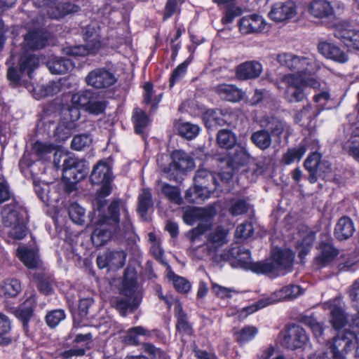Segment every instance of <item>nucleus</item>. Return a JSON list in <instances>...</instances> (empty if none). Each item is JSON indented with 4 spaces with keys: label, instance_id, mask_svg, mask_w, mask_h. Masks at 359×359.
Masks as SVG:
<instances>
[{
    "label": "nucleus",
    "instance_id": "13",
    "mask_svg": "<svg viewBox=\"0 0 359 359\" xmlns=\"http://www.w3.org/2000/svg\"><path fill=\"white\" fill-rule=\"evenodd\" d=\"M126 259V254L123 250L109 251L97 256V264L100 269H117L123 266Z\"/></svg>",
    "mask_w": 359,
    "mask_h": 359
},
{
    "label": "nucleus",
    "instance_id": "51",
    "mask_svg": "<svg viewBox=\"0 0 359 359\" xmlns=\"http://www.w3.org/2000/svg\"><path fill=\"white\" fill-rule=\"evenodd\" d=\"M192 60L193 57L192 55H190L173 70L170 79V85L171 87L175 83L180 81L185 76L187 71V67L191 62Z\"/></svg>",
    "mask_w": 359,
    "mask_h": 359
},
{
    "label": "nucleus",
    "instance_id": "9",
    "mask_svg": "<svg viewBox=\"0 0 359 359\" xmlns=\"http://www.w3.org/2000/svg\"><path fill=\"white\" fill-rule=\"evenodd\" d=\"M294 261V254L289 249L274 248L272 251L271 259L262 262V264H269L270 270L262 274L278 276L284 274L291 270Z\"/></svg>",
    "mask_w": 359,
    "mask_h": 359
},
{
    "label": "nucleus",
    "instance_id": "50",
    "mask_svg": "<svg viewBox=\"0 0 359 359\" xmlns=\"http://www.w3.org/2000/svg\"><path fill=\"white\" fill-rule=\"evenodd\" d=\"M315 240V233L310 231L302 238V241L297 245L299 256L303 259L311 250L313 241Z\"/></svg>",
    "mask_w": 359,
    "mask_h": 359
},
{
    "label": "nucleus",
    "instance_id": "11",
    "mask_svg": "<svg viewBox=\"0 0 359 359\" xmlns=\"http://www.w3.org/2000/svg\"><path fill=\"white\" fill-rule=\"evenodd\" d=\"M115 75L105 68L95 69L88 73L86 78V82L97 89L107 88L116 82Z\"/></svg>",
    "mask_w": 359,
    "mask_h": 359
},
{
    "label": "nucleus",
    "instance_id": "48",
    "mask_svg": "<svg viewBox=\"0 0 359 359\" xmlns=\"http://www.w3.org/2000/svg\"><path fill=\"white\" fill-rule=\"evenodd\" d=\"M11 330V321L8 316L0 312V345L8 344L11 339L7 335Z\"/></svg>",
    "mask_w": 359,
    "mask_h": 359
},
{
    "label": "nucleus",
    "instance_id": "30",
    "mask_svg": "<svg viewBox=\"0 0 359 359\" xmlns=\"http://www.w3.org/2000/svg\"><path fill=\"white\" fill-rule=\"evenodd\" d=\"M90 180L93 184L111 182L112 175L109 165L104 161H100L93 168Z\"/></svg>",
    "mask_w": 359,
    "mask_h": 359
},
{
    "label": "nucleus",
    "instance_id": "33",
    "mask_svg": "<svg viewBox=\"0 0 359 359\" xmlns=\"http://www.w3.org/2000/svg\"><path fill=\"white\" fill-rule=\"evenodd\" d=\"M17 256L28 269H35L39 265L38 255L34 250L25 246L19 247L17 250Z\"/></svg>",
    "mask_w": 359,
    "mask_h": 359
},
{
    "label": "nucleus",
    "instance_id": "60",
    "mask_svg": "<svg viewBox=\"0 0 359 359\" xmlns=\"http://www.w3.org/2000/svg\"><path fill=\"white\" fill-rule=\"evenodd\" d=\"M209 225L207 224H199L196 228L189 232V238L194 245L198 243L201 241V237L204 233L208 232Z\"/></svg>",
    "mask_w": 359,
    "mask_h": 359
},
{
    "label": "nucleus",
    "instance_id": "53",
    "mask_svg": "<svg viewBox=\"0 0 359 359\" xmlns=\"http://www.w3.org/2000/svg\"><path fill=\"white\" fill-rule=\"evenodd\" d=\"M168 278L172 280L175 288L181 293H187L191 288L190 283L183 277L175 275L172 271L168 273Z\"/></svg>",
    "mask_w": 359,
    "mask_h": 359
},
{
    "label": "nucleus",
    "instance_id": "23",
    "mask_svg": "<svg viewBox=\"0 0 359 359\" xmlns=\"http://www.w3.org/2000/svg\"><path fill=\"white\" fill-rule=\"evenodd\" d=\"M215 90L221 99L231 102H239L244 97V92L232 84L222 83L217 85Z\"/></svg>",
    "mask_w": 359,
    "mask_h": 359
},
{
    "label": "nucleus",
    "instance_id": "63",
    "mask_svg": "<svg viewBox=\"0 0 359 359\" xmlns=\"http://www.w3.org/2000/svg\"><path fill=\"white\" fill-rule=\"evenodd\" d=\"M148 331L141 326H137L129 329L126 335V340L130 344L137 345L139 344L138 336L147 335Z\"/></svg>",
    "mask_w": 359,
    "mask_h": 359
},
{
    "label": "nucleus",
    "instance_id": "7",
    "mask_svg": "<svg viewBox=\"0 0 359 359\" xmlns=\"http://www.w3.org/2000/svg\"><path fill=\"white\" fill-rule=\"evenodd\" d=\"M163 158L164 156H159L157 158V163L170 180H176L180 173H184L194 168L193 158L182 150H176L172 152L171 155L172 162L168 167H163L160 163V161L163 160Z\"/></svg>",
    "mask_w": 359,
    "mask_h": 359
},
{
    "label": "nucleus",
    "instance_id": "28",
    "mask_svg": "<svg viewBox=\"0 0 359 359\" xmlns=\"http://www.w3.org/2000/svg\"><path fill=\"white\" fill-rule=\"evenodd\" d=\"M309 13L313 18L323 19L332 15L334 11L330 2L323 0H315L310 4Z\"/></svg>",
    "mask_w": 359,
    "mask_h": 359
},
{
    "label": "nucleus",
    "instance_id": "35",
    "mask_svg": "<svg viewBox=\"0 0 359 359\" xmlns=\"http://www.w3.org/2000/svg\"><path fill=\"white\" fill-rule=\"evenodd\" d=\"M74 65L69 59L53 57L47 62V67L52 74H62L72 70Z\"/></svg>",
    "mask_w": 359,
    "mask_h": 359
},
{
    "label": "nucleus",
    "instance_id": "14",
    "mask_svg": "<svg viewBox=\"0 0 359 359\" xmlns=\"http://www.w3.org/2000/svg\"><path fill=\"white\" fill-rule=\"evenodd\" d=\"M87 168L85 162L74 156L67 157L63 163L64 174L78 182L83 179L87 175Z\"/></svg>",
    "mask_w": 359,
    "mask_h": 359
},
{
    "label": "nucleus",
    "instance_id": "42",
    "mask_svg": "<svg viewBox=\"0 0 359 359\" xmlns=\"http://www.w3.org/2000/svg\"><path fill=\"white\" fill-rule=\"evenodd\" d=\"M152 205V197L150 190L149 189H142L138 196L137 210L140 215L144 217Z\"/></svg>",
    "mask_w": 359,
    "mask_h": 359
},
{
    "label": "nucleus",
    "instance_id": "38",
    "mask_svg": "<svg viewBox=\"0 0 359 359\" xmlns=\"http://www.w3.org/2000/svg\"><path fill=\"white\" fill-rule=\"evenodd\" d=\"M21 291V284L15 278L6 279L0 285V295L14 297Z\"/></svg>",
    "mask_w": 359,
    "mask_h": 359
},
{
    "label": "nucleus",
    "instance_id": "34",
    "mask_svg": "<svg viewBox=\"0 0 359 359\" xmlns=\"http://www.w3.org/2000/svg\"><path fill=\"white\" fill-rule=\"evenodd\" d=\"M250 140L257 148L263 151L269 149L272 144L271 135L266 128L252 133Z\"/></svg>",
    "mask_w": 359,
    "mask_h": 359
},
{
    "label": "nucleus",
    "instance_id": "46",
    "mask_svg": "<svg viewBox=\"0 0 359 359\" xmlns=\"http://www.w3.org/2000/svg\"><path fill=\"white\" fill-rule=\"evenodd\" d=\"M217 141L221 147L231 149L235 145L236 137L231 131L222 130L218 132Z\"/></svg>",
    "mask_w": 359,
    "mask_h": 359
},
{
    "label": "nucleus",
    "instance_id": "31",
    "mask_svg": "<svg viewBox=\"0 0 359 359\" xmlns=\"http://www.w3.org/2000/svg\"><path fill=\"white\" fill-rule=\"evenodd\" d=\"M39 66V58L34 54L24 53L19 60L20 71L22 74H27L30 79L32 74Z\"/></svg>",
    "mask_w": 359,
    "mask_h": 359
},
{
    "label": "nucleus",
    "instance_id": "36",
    "mask_svg": "<svg viewBox=\"0 0 359 359\" xmlns=\"http://www.w3.org/2000/svg\"><path fill=\"white\" fill-rule=\"evenodd\" d=\"M260 126L270 130L271 135L280 137L287 128L286 123L273 117L264 116L260 120Z\"/></svg>",
    "mask_w": 359,
    "mask_h": 359
},
{
    "label": "nucleus",
    "instance_id": "43",
    "mask_svg": "<svg viewBox=\"0 0 359 359\" xmlns=\"http://www.w3.org/2000/svg\"><path fill=\"white\" fill-rule=\"evenodd\" d=\"M101 184H102V186L97 192L93 203L94 206L96 207V210L98 212V214L100 213L101 209L104 207L106 204L105 198L111 192L110 182H102Z\"/></svg>",
    "mask_w": 359,
    "mask_h": 359
},
{
    "label": "nucleus",
    "instance_id": "25",
    "mask_svg": "<svg viewBox=\"0 0 359 359\" xmlns=\"http://www.w3.org/2000/svg\"><path fill=\"white\" fill-rule=\"evenodd\" d=\"M262 72L259 62L250 61L244 62L236 69V76L241 80L252 79L258 77Z\"/></svg>",
    "mask_w": 359,
    "mask_h": 359
},
{
    "label": "nucleus",
    "instance_id": "64",
    "mask_svg": "<svg viewBox=\"0 0 359 359\" xmlns=\"http://www.w3.org/2000/svg\"><path fill=\"white\" fill-rule=\"evenodd\" d=\"M140 304V300L134 299L133 302L130 299H121L117 302V309L120 311L122 316H125L128 311H133L137 309Z\"/></svg>",
    "mask_w": 359,
    "mask_h": 359
},
{
    "label": "nucleus",
    "instance_id": "15",
    "mask_svg": "<svg viewBox=\"0 0 359 359\" xmlns=\"http://www.w3.org/2000/svg\"><path fill=\"white\" fill-rule=\"evenodd\" d=\"M308 341L305 330L298 326L290 327L284 334L283 344L291 349L301 348Z\"/></svg>",
    "mask_w": 359,
    "mask_h": 359
},
{
    "label": "nucleus",
    "instance_id": "20",
    "mask_svg": "<svg viewBox=\"0 0 359 359\" xmlns=\"http://www.w3.org/2000/svg\"><path fill=\"white\" fill-rule=\"evenodd\" d=\"M266 23L263 18L258 15H250L243 17L239 22L241 33L248 34L262 31Z\"/></svg>",
    "mask_w": 359,
    "mask_h": 359
},
{
    "label": "nucleus",
    "instance_id": "58",
    "mask_svg": "<svg viewBox=\"0 0 359 359\" xmlns=\"http://www.w3.org/2000/svg\"><path fill=\"white\" fill-rule=\"evenodd\" d=\"M65 313L62 309H56L49 311L46 316L47 325L50 327H55L61 321L65 320Z\"/></svg>",
    "mask_w": 359,
    "mask_h": 359
},
{
    "label": "nucleus",
    "instance_id": "6",
    "mask_svg": "<svg viewBox=\"0 0 359 359\" xmlns=\"http://www.w3.org/2000/svg\"><path fill=\"white\" fill-rule=\"evenodd\" d=\"M217 186L215 176L205 169L198 170L194 177V187L186 191L185 198L189 203H196L198 199H205L210 196L208 182Z\"/></svg>",
    "mask_w": 359,
    "mask_h": 359
},
{
    "label": "nucleus",
    "instance_id": "55",
    "mask_svg": "<svg viewBox=\"0 0 359 359\" xmlns=\"http://www.w3.org/2000/svg\"><path fill=\"white\" fill-rule=\"evenodd\" d=\"M343 149L359 162V137L352 136L343 144Z\"/></svg>",
    "mask_w": 359,
    "mask_h": 359
},
{
    "label": "nucleus",
    "instance_id": "47",
    "mask_svg": "<svg viewBox=\"0 0 359 359\" xmlns=\"http://www.w3.org/2000/svg\"><path fill=\"white\" fill-rule=\"evenodd\" d=\"M161 189V192L171 203L177 205L182 203V200L180 195V191L177 187L171 186L166 183H163Z\"/></svg>",
    "mask_w": 359,
    "mask_h": 359
},
{
    "label": "nucleus",
    "instance_id": "44",
    "mask_svg": "<svg viewBox=\"0 0 359 359\" xmlns=\"http://www.w3.org/2000/svg\"><path fill=\"white\" fill-rule=\"evenodd\" d=\"M179 134L188 140L195 138L200 131V128L195 124L189 122H180L177 125Z\"/></svg>",
    "mask_w": 359,
    "mask_h": 359
},
{
    "label": "nucleus",
    "instance_id": "24",
    "mask_svg": "<svg viewBox=\"0 0 359 359\" xmlns=\"http://www.w3.org/2000/svg\"><path fill=\"white\" fill-rule=\"evenodd\" d=\"M319 52L325 57L339 62H346L348 60L347 55L334 43L322 41L318 46Z\"/></svg>",
    "mask_w": 359,
    "mask_h": 359
},
{
    "label": "nucleus",
    "instance_id": "56",
    "mask_svg": "<svg viewBox=\"0 0 359 359\" xmlns=\"http://www.w3.org/2000/svg\"><path fill=\"white\" fill-rule=\"evenodd\" d=\"M205 215V210L200 208H191L187 209L183 215L184 222L189 225H192L198 219H201Z\"/></svg>",
    "mask_w": 359,
    "mask_h": 359
},
{
    "label": "nucleus",
    "instance_id": "21",
    "mask_svg": "<svg viewBox=\"0 0 359 359\" xmlns=\"http://www.w3.org/2000/svg\"><path fill=\"white\" fill-rule=\"evenodd\" d=\"M189 254L193 258L199 260L210 259L217 262L222 261L221 260V254H217L207 241L203 244L194 245L191 243Z\"/></svg>",
    "mask_w": 359,
    "mask_h": 359
},
{
    "label": "nucleus",
    "instance_id": "54",
    "mask_svg": "<svg viewBox=\"0 0 359 359\" xmlns=\"http://www.w3.org/2000/svg\"><path fill=\"white\" fill-rule=\"evenodd\" d=\"M319 114V110L313 109L311 104H307L301 111L297 112L294 116L296 123H301L306 121H310L316 117Z\"/></svg>",
    "mask_w": 359,
    "mask_h": 359
},
{
    "label": "nucleus",
    "instance_id": "17",
    "mask_svg": "<svg viewBox=\"0 0 359 359\" xmlns=\"http://www.w3.org/2000/svg\"><path fill=\"white\" fill-rule=\"evenodd\" d=\"M79 7L65 0H55L52 1L47 10L48 15L53 19H60L67 15L76 13Z\"/></svg>",
    "mask_w": 359,
    "mask_h": 359
},
{
    "label": "nucleus",
    "instance_id": "18",
    "mask_svg": "<svg viewBox=\"0 0 359 359\" xmlns=\"http://www.w3.org/2000/svg\"><path fill=\"white\" fill-rule=\"evenodd\" d=\"M318 251L314 262L319 268L326 266L332 263L339 253V250L330 243H321Z\"/></svg>",
    "mask_w": 359,
    "mask_h": 359
},
{
    "label": "nucleus",
    "instance_id": "39",
    "mask_svg": "<svg viewBox=\"0 0 359 359\" xmlns=\"http://www.w3.org/2000/svg\"><path fill=\"white\" fill-rule=\"evenodd\" d=\"M313 143L315 144L314 149H317L318 147V142L314 140ZM308 149H310V148H307L304 144L300 145L297 148L289 149L287 153L284 154L283 161L287 165L295 161H299ZM312 149H313V148L311 149V150Z\"/></svg>",
    "mask_w": 359,
    "mask_h": 359
},
{
    "label": "nucleus",
    "instance_id": "22",
    "mask_svg": "<svg viewBox=\"0 0 359 359\" xmlns=\"http://www.w3.org/2000/svg\"><path fill=\"white\" fill-rule=\"evenodd\" d=\"M324 306L325 309L330 311L331 323L334 329L343 327L348 322V318L340 306L339 299L326 302Z\"/></svg>",
    "mask_w": 359,
    "mask_h": 359
},
{
    "label": "nucleus",
    "instance_id": "49",
    "mask_svg": "<svg viewBox=\"0 0 359 359\" xmlns=\"http://www.w3.org/2000/svg\"><path fill=\"white\" fill-rule=\"evenodd\" d=\"M133 121L136 132L142 133L143 129L149 125L150 120L144 111L140 109H136L133 112Z\"/></svg>",
    "mask_w": 359,
    "mask_h": 359
},
{
    "label": "nucleus",
    "instance_id": "62",
    "mask_svg": "<svg viewBox=\"0 0 359 359\" xmlns=\"http://www.w3.org/2000/svg\"><path fill=\"white\" fill-rule=\"evenodd\" d=\"M225 121L222 118V114L219 111H212L206 114L205 124L208 128L216 126H223Z\"/></svg>",
    "mask_w": 359,
    "mask_h": 359
},
{
    "label": "nucleus",
    "instance_id": "19",
    "mask_svg": "<svg viewBox=\"0 0 359 359\" xmlns=\"http://www.w3.org/2000/svg\"><path fill=\"white\" fill-rule=\"evenodd\" d=\"M49 37V33L43 29L32 30L25 36L24 43L29 49L39 50L48 45Z\"/></svg>",
    "mask_w": 359,
    "mask_h": 359
},
{
    "label": "nucleus",
    "instance_id": "37",
    "mask_svg": "<svg viewBox=\"0 0 359 359\" xmlns=\"http://www.w3.org/2000/svg\"><path fill=\"white\" fill-rule=\"evenodd\" d=\"M35 306V296L31 295L18 309V316L22 321L25 327L27 326L29 318L32 316L33 310Z\"/></svg>",
    "mask_w": 359,
    "mask_h": 359
},
{
    "label": "nucleus",
    "instance_id": "10",
    "mask_svg": "<svg viewBox=\"0 0 359 359\" xmlns=\"http://www.w3.org/2000/svg\"><path fill=\"white\" fill-rule=\"evenodd\" d=\"M83 35L86 45L67 47L64 49L65 53L72 56H86L95 53L101 47L98 34L93 28L88 27Z\"/></svg>",
    "mask_w": 359,
    "mask_h": 359
},
{
    "label": "nucleus",
    "instance_id": "8",
    "mask_svg": "<svg viewBox=\"0 0 359 359\" xmlns=\"http://www.w3.org/2000/svg\"><path fill=\"white\" fill-rule=\"evenodd\" d=\"M355 334L346 331L338 334L327 344V351L318 355L326 354L329 359H346V355L353 348Z\"/></svg>",
    "mask_w": 359,
    "mask_h": 359
},
{
    "label": "nucleus",
    "instance_id": "59",
    "mask_svg": "<svg viewBox=\"0 0 359 359\" xmlns=\"http://www.w3.org/2000/svg\"><path fill=\"white\" fill-rule=\"evenodd\" d=\"M91 143L92 138L89 135H78L73 138L71 147L74 150L81 151L90 146Z\"/></svg>",
    "mask_w": 359,
    "mask_h": 359
},
{
    "label": "nucleus",
    "instance_id": "1",
    "mask_svg": "<svg viewBox=\"0 0 359 359\" xmlns=\"http://www.w3.org/2000/svg\"><path fill=\"white\" fill-rule=\"evenodd\" d=\"M98 217L91 235V241L96 247L104 245L112 237L125 238L133 233L128 210L121 201H113L107 212L99 213Z\"/></svg>",
    "mask_w": 359,
    "mask_h": 359
},
{
    "label": "nucleus",
    "instance_id": "12",
    "mask_svg": "<svg viewBox=\"0 0 359 359\" xmlns=\"http://www.w3.org/2000/svg\"><path fill=\"white\" fill-rule=\"evenodd\" d=\"M297 6L292 1L277 2L271 6L269 18L276 22L290 20L297 15Z\"/></svg>",
    "mask_w": 359,
    "mask_h": 359
},
{
    "label": "nucleus",
    "instance_id": "29",
    "mask_svg": "<svg viewBox=\"0 0 359 359\" xmlns=\"http://www.w3.org/2000/svg\"><path fill=\"white\" fill-rule=\"evenodd\" d=\"M29 90L33 91V95L36 100H39L43 97L52 96L58 93L61 90L62 84L60 80L50 81L46 85L32 86H27Z\"/></svg>",
    "mask_w": 359,
    "mask_h": 359
},
{
    "label": "nucleus",
    "instance_id": "26",
    "mask_svg": "<svg viewBox=\"0 0 359 359\" xmlns=\"http://www.w3.org/2000/svg\"><path fill=\"white\" fill-rule=\"evenodd\" d=\"M355 231L354 223L348 217H341L334 228V236L339 241L351 238Z\"/></svg>",
    "mask_w": 359,
    "mask_h": 359
},
{
    "label": "nucleus",
    "instance_id": "45",
    "mask_svg": "<svg viewBox=\"0 0 359 359\" xmlns=\"http://www.w3.org/2000/svg\"><path fill=\"white\" fill-rule=\"evenodd\" d=\"M320 86L319 88H313L316 90H318L313 97V101L317 104V107L319 111L322 109H325L327 102L330 100V95L327 90L326 84L323 82H320Z\"/></svg>",
    "mask_w": 359,
    "mask_h": 359
},
{
    "label": "nucleus",
    "instance_id": "3",
    "mask_svg": "<svg viewBox=\"0 0 359 359\" xmlns=\"http://www.w3.org/2000/svg\"><path fill=\"white\" fill-rule=\"evenodd\" d=\"M280 65L286 67L301 77H314L315 73L319 69L318 62L312 57H299L290 53H280L277 57Z\"/></svg>",
    "mask_w": 359,
    "mask_h": 359
},
{
    "label": "nucleus",
    "instance_id": "32",
    "mask_svg": "<svg viewBox=\"0 0 359 359\" xmlns=\"http://www.w3.org/2000/svg\"><path fill=\"white\" fill-rule=\"evenodd\" d=\"M320 154L317 151L312 152L306 159L304 167L309 172H317V170L323 172L331 170L330 164L327 161H320Z\"/></svg>",
    "mask_w": 359,
    "mask_h": 359
},
{
    "label": "nucleus",
    "instance_id": "2",
    "mask_svg": "<svg viewBox=\"0 0 359 359\" xmlns=\"http://www.w3.org/2000/svg\"><path fill=\"white\" fill-rule=\"evenodd\" d=\"M221 260L229 261L233 267L250 270L256 273H266L270 270L269 264L262 262H252L250 252L243 247H234L221 254Z\"/></svg>",
    "mask_w": 359,
    "mask_h": 359
},
{
    "label": "nucleus",
    "instance_id": "40",
    "mask_svg": "<svg viewBox=\"0 0 359 359\" xmlns=\"http://www.w3.org/2000/svg\"><path fill=\"white\" fill-rule=\"evenodd\" d=\"M76 127V123L72 121H67V119L64 118L57 126L55 135L59 141H65L72 135V131Z\"/></svg>",
    "mask_w": 359,
    "mask_h": 359
},
{
    "label": "nucleus",
    "instance_id": "57",
    "mask_svg": "<svg viewBox=\"0 0 359 359\" xmlns=\"http://www.w3.org/2000/svg\"><path fill=\"white\" fill-rule=\"evenodd\" d=\"M69 215L73 222L81 224L84 222L85 210L78 203H73L69 207Z\"/></svg>",
    "mask_w": 359,
    "mask_h": 359
},
{
    "label": "nucleus",
    "instance_id": "5",
    "mask_svg": "<svg viewBox=\"0 0 359 359\" xmlns=\"http://www.w3.org/2000/svg\"><path fill=\"white\" fill-rule=\"evenodd\" d=\"M2 222L9 228L8 234L15 239H22L26 235L25 210L17 204H10L2 211Z\"/></svg>",
    "mask_w": 359,
    "mask_h": 359
},
{
    "label": "nucleus",
    "instance_id": "16",
    "mask_svg": "<svg viewBox=\"0 0 359 359\" xmlns=\"http://www.w3.org/2000/svg\"><path fill=\"white\" fill-rule=\"evenodd\" d=\"M229 229L223 226H217L207 232L206 241L209 245L218 254L221 248L229 242Z\"/></svg>",
    "mask_w": 359,
    "mask_h": 359
},
{
    "label": "nucleus",
    "instance_id": "41",
    "mask_svg": "<svg viewBox=\"0 0 359 359\" xmlns=\"http://www.w3.org/2000/svg\"><path fill=\"white\" fill-rule=\"evenodd\" d=\"M96 97V93L90 90H86L72 95V103L74 106L86 108L91 99Z\"/></svg>",
    "mask_w": 359,
    "mask_h": 359
},
{
    "label": "nucleus",
    "instance_id": "52",
    "mask_svg": "<svg viewBox=\"0 0 359 359\" xmlns=\"http://www.w3.org/2000/svg\"><path fill=\"white\" fill-rule=\"evenodd\" d=\"M257 334V329L253 326H246L239 331L234 332L236 340L240 344L252 340Z\"/></svg>",
    "mask_w": 359,
    "mask_h": 359
},
{
    "label": "nucleus",
    "instance_id": "27",
    "mask_svg": "<svg viewBox=\"0 0 359 359\" xmlns=\"http://www.w3.org/2000/svg\"><path fill=\"white\" fill-rule=\"evenodd\" d=\"M334 36L346 46L359 50V30L341 27L336 29Z\"/></svg>",
    "mask_w": 359,
    "mask_h": 359
},
{
    "label": "nucleus",
    "instance_id": "4",
    "mask_svg": "<svg viewBox=\"0 0 359 359\" xmlns=\"http://www.w3.org/2000/svg\"><path fill=\"white\" fill-rule=\"evenodd\" d=\"M282 81L286 86L285 98L289 102H299L305 98L304 88L310 87L312 88H319L320 81L315 77H301L295 74H286L283 76Z\"/></svg>",
    "mask_w": 359,
    "mask_h": 359
},
{
    "label": "nucleus",
    "instance_id": "61",
    "mask_svg": "<svg viewBox=\"0 0 359 359\" xmlns=\"http://www.w3.org/2000/svg\"><path fill=\"white\" fill-rule=\"evenodd\" d=\"M107 107V102L104 100H97L96 97L91 99L85 110L89 114L99 115L102 114Z\"/></svg>",
    "mask_w": 359,
    "mask_h": 359
}]
</instances>
